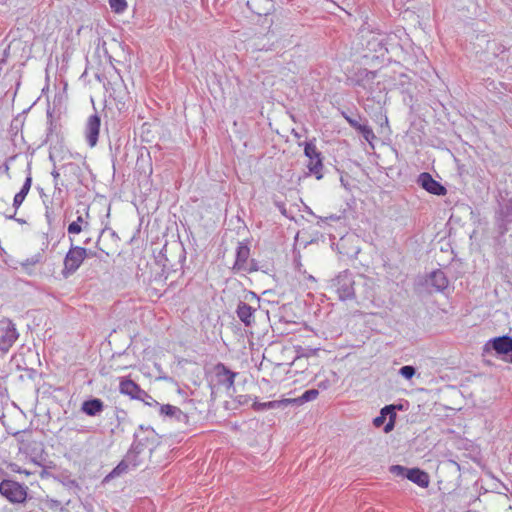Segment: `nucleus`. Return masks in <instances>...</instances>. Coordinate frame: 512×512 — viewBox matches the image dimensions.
I'll use <instances>...</instances> for the list:
<instances>
[{
	"mask_svg": "<svg viewBox=\"0 0 512 512\" xmlns=\"http://www.w3.org/2000/svg\"><path fill=\"white\" fill-rule=\"evenodd\" d=\"M176 407L165 404L160 406V412L161 414L167 415V416H173L175 414Z\"/></svg>",
	"mask_w": 512,
	"mask_h": 512,
	"instance_id": "23",
	"label": "nucleus"
},
{
	"mask_svg": "<svg viewBox=\"0 0 512 512\" xmlns=\"http://www.w3.org/2000/svg\"><path fill=\"white\" fill-rule=\"evenodd\" d=\"M282 403H283V400L282 401H269V402H265V403H255L254 408L256 410L275 408V407H278ZM284 404H287V403L284 402Z\"/></svg>",
	"mask_w": 512,
	"mask_h": 512,
	"instance_id": "21",
	"label": "nucleus"
},
{
	"mask_svg": "<svg viewBox=\"0 0 512 512\" xmlns=\"http://www.w3.org/2000/svg\"><path fill=\"white\" fill-rule=\"evenodd\" d=\"M144 399H145V401H143V402L146 405H148V406H157V405H159V403L149 394H148V396H144Z\"/></svg>",
	"mask_w": 512,
	"mask_h": 512,
	"instance_id": "25",
	"label": "nucleus"
},
{
	"mask_svg": "<svg viewBox=\"0 0 512 512\" xmlns=\"http://www.w3.org/2000/svg\"><path fill=\"white\" fill-rule=\"evenodd\" d=\"M18 339V332L10 321L0 325V354H6Z\"/></svg>",
	"mask_w": 512,
	"mask_h": 512,
	"instance_id": "6",
	"label": "nucleus"
},
{
	"mask_svg": "<svg viewBox=\"0 0 512 512\" xmlns=\"http://www.w3.org/2000/svg\"><path fill=\"white\" fill-rule=\"evenodd\" d=\"M214 375L217 384L229 390L234 386L235 377L237 374L229 370L224 364L218 363L214 367Z\"/></svg>",
	"mask_w": 512,
	"mask_h": 512,
	"instance_id": "11",
	"label": "nucleus"
},
{
	"mask_svg": "<svg viewBox=\"0 0 512 512\" xmlns=\"http://www.w3.org/2000/svg\"><path fill=\"white\" fill-rule=\"evenodd\" d=\"M101 120L97 114L88 117L85 125V137L91 148L96 146L100 133Z\"/></svg>",
	"mask_w": 512,
	"mask_h": 512,
	"instance_id": "9",
	"label": "nucleus"
},
{
	"mask_svg": "<svg viewBox=\"0 0 512 512\" xmlns=\"http://www.w3.org/2000/svg\"><path fill=\"white\" fill-rule=\"evenodd\" d=\"M304 153L306 157L309 159L307 167L309 171L314 174L317 179L322 178V157L321 153L317 150V147L313 143H306Z\"/></svg>",
	"mask_w": 512,
	"mask_h": 512,
	"instance_id": "7",
	"label": "nucleus"
},
{
	"mask_svg": "<svg viewBox=\"0 0 512 512\" xmlns=\"http://www.w3.org/2000/svg\"><path fill=\"white\" fill-rule=\"evenodd\" d=\"M318 395H319L318 390L310 389V390L305 391L301 395V397H299L298 399H284L283 402H286V403H293V402L303 403V402L315 400L318 397Z\"/></svg>",
	"mask_w": 512,
	"mask_h": 512,
	"instance_id": "16",
	"label": "nucleus"
},
{
	"mask_svg": "<svg viewBox=\"0 0 512 512\" xmlns=\"http://www.w3.org/2000/svg\"><path fill=\"white\" fill-rule=\"evenodd\" d=\"M119 391L131 399L140 401H145L144 396H148V393L129 377L119 378Z\"/></svg>",
	"mask_w": 512,
	"mask_h": 512,
	"instance_id": "8",
	"label": "nucleus"
},
{
	"mask_svg": "<svg viewBox=\"0 0 512 512\" xmlns=\"http://www.w3.org/2000/svg\"><path fill=\"white\" fill-rule=\"evenodd\" d=\"M94 227H98L101 231L105 228L104 219L94 220L90 215V208L84 207L76 210V219L73 220L67 228L69 236L78 235L81 232L89 231Z\"/></svg>",
	"mask_w": 512,
	"mask_h": 512,
	"instance_id": "1",
	"label": "nucleus"
},
{
	"mask_svg": "<svg viewBox=\"0 0 512 512\" xmlns=\"http://www.w3.org/2000/svg\"><path fill=\"white\" fill-rule=\"evenodd\" d=\"M390 472L396 476L406 478L421 488H428L430 484L429 474L419 468H406L401 465H393Z\"/></svg>",
	"mask_w": 512,
	"mask_h": 512,
	"instance_id": "3",
	"label": "nucleus"
},
{
	"mask_svg": "<svg viewBox=\"0 0 512 512\" xmlns=\"http://www.w3.org/2000/svg\"><path fill=\"white\" fill-rule=\"evenodd\" d=\"M236 272L253 273L258 271L257 263L254 259H250V248L240 243L237 247L236 260L233 265Z\"/></svg>",
	"mask_w": 512,
	"mask_h": 512,
	"instance_id": "5",
	"label": "nucleus"
},
{
	"mask_svg": "<svg viewBox=\"0 0 512 512\" xmlns=\"http://www.w3.org/2000/svg\"><path fill=\"white\" fill-rule=\"evenodd\" d=\"M111 10L116 14H122L128 8L127 0H108Z\"/></svg>",
	"mask_w": 512,
	"mask_h": 512,
	"instance_id": "17",
	"label": "nucleus"
},
{
	"mask_svg": "<svg viewBox=\"0 0 512 512\" xmlns=\"http://www.w3.org/2000/svg\"><path fill=\"white\" fill-rule=\"evenodd\" d=\"M418 183L421 185L423 189L427 192L437 195L443 196L446 194V188L441 185L438 181H436L429 173L424 172L421 173L418 177Z\"/></svg>",
	"mask_w": 512,
	"mask_h": 512,
	"instance_id": "10",
	"label": "nucleus"
},
{
	"mask_svg": "<svg viewBox=\"0 0 512 512\" xmlns=\"http://www.w3.org/2000/svg\"><path fill=\"white\" fill-rule=\"evenodd\" d=\"M90 255L94 256L95 253L91 252ZM88 256L89 253L86 248L72 245L64 258L63 275L68 277L74 274Z\"/></svg>",
	"mask_w": 512,
	"mask_h": 512,
	"instance_id": "2",
	"label": "nucleus"
},
{
	"mask_svg": "<svg viewBox=\"0 0 512 512\" xmlns=\"http://www.w3.org/2000/svg\"><path fill=\"white\" fill-rule=\"evenodd\" d=\"M400 374L406 379H411L415 374V369L412 366H403L400 369Z\"/></svg>",
	"mask_w": 512,
	"mask_h": 512,
	"instance_id": "22",
	"label": "nucleus"
},
{
	"mask_svg": "<svg viewBox=\"0 0 512 512\" xmlns=\"http://www.w3.org/2000/svg\"><path fill=\"white\" fill-rule=\"evenodd\" d=\"M128 468V465L124 462V461H121L106 477H105V480H109V479H112L114 477H117L119 475H121L122 473H124Z\"/></svg>",
	"mask_w": 512,
	"mask_h": 512,
	"instance_id": "20",
	"label": "nucleus"
},
{
	"mask_svg": "<svg viewBox=\"0 0 512 512\" xmlns=\"http://www.w3.org/2000/svg\"><path fill=\"white\" fill-rule=\"evenodd\" d=\"M388 414L390 416L389 422L384 427V431L386 433L391 431L394 428L396 413L394 412L393 405H388V406H385L384 408H382L380 416H377L373 421V423L376 427H380L384 423L386 415H388Z\"/></svg>",
	"mask_w": 512,
	"mask_h": 512,
	"instance_id": "12",
	"label": "nucleus"
},
{
	"mask_svg": "<svg viewBox=\"0 0 512 512\" xmlns=\"http://www.w3.org/2000/svg\"><path fill=\"white\" fill-rule=\"evenodd\" d=\"M0 494L11 503H23L27 498V487L13 480L0 483Z\"/></svg>",
	"mask_w": 512,
	"mask_h": 512,
	"instance_id": "4",
	"label": "nucleus"
},
{
	"mask_svg": "<svg viewBox=\"0 0 512 512\" xmlns=\"http://www.w3.org/2000/svg\"><path fill=\"white\" fill-rule=\"evenodd\" d=\"M104 409V403L101 399L94 398L86 400L81 405V411L88 416H95Z\"/></svg>",
	"mask_w": 512,
	"mask_h": 512,
	"instance_id": "13",
	"label": "nucleus"
},
{
	"mask_svg": "<svg viewBox=\"0 0 512 512\" xmlns=\"http://www.w3.org/2000/svg\"><path fill=\"white\" fill-rule=\"evenodd\" d=\"M344 117H345V120L348 122V124L356 130H359L361 128V126L363 125L359 121H357L356 119H354L350 116L345 115Z\"/></svg>",
	"mask_w": 512,
	"mask_h": 512,
	"instance_id": "24",
	"label": "nucleus"
},
{
	"mask_svg": "<svg viewBox=\"0 0 512 512\" xmlns=\"http://www.w3.org/2000/svg\"><path fill=\"white\" fill-rule=\"evenodd\" d=\"M254 313L255 309L247 303L241 302L237 307V315L246 326H249L254 322Z\"/></svg>",
	"mask_w": 512,
	"mask_h": 512,
	"instance_id": "14",
	"label": "nucleus"
},
{
	"mask_svg": "<svg viewBox=\"0 0 512 512\" xmlns=\"http://www.w3.org/2000/svg\"><path fill=\"white\" fill-rule=\"evenodd\" d=\"M358 131L362 134L364 139L370 144H372V142L376 139V136L372 128L368 125L363 124Z\"/></svg>",
	"mask_w": 512,
	"mask_h": 512,
	"instance_id": "19",
	"label": "nucleus"
},
{
	"mask_svg": "<svg viewBox=\"0 0 512 512\" xmlns=\"http://www.w3.org/2000/svg\"><path fill=\"white\" fill-rule=\"evenodd\" d=\"M31 184H32V179L31 177H27L21 190L14 196V199H13V206L15 208H19L21 206V204L23 203V201L25 200L30 188H31Z\"/></svg>",
	"mask_w": 512,
	"mask_h": 512,
	"instance_id": "15",
	"label": "nucleus"
},
{
	"mask_svg": "<svg viewBox=\"0 0 512 512\" xmlns=\"http://www.w3.org/2000/svg\"><path fill=\"white\" fill-rule=\"evenodd\" d=\"M431 278L438 289H444L448 284L446 277L441 271L434 272Z\"/></svg>",
	"mask_w": 512,
	"mask_h": 512,
	"instance_id": "18",
	"label": "nucleus"
}]
</instances>
